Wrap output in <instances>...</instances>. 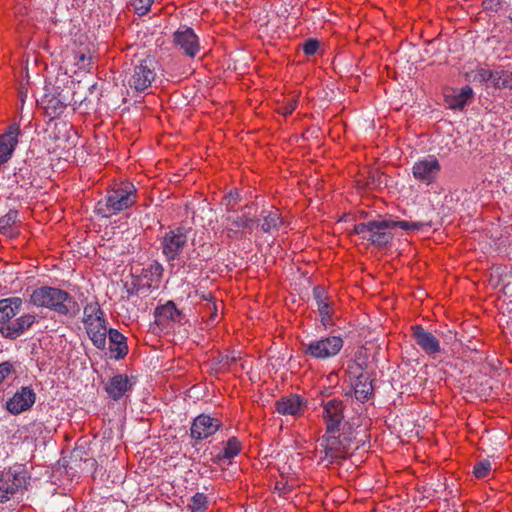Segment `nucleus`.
<instances>
[{
  "mask_svg": "<svg viewBox=\"0 0 512 512\" xmlns=\"http://www.w3.org/2000/svg\"><path fill=\"white\" fill-rule=\"evenodd\" d=\"M132 388L128 376L124 374H117L113 376L105 387L108 396L114 401H118L125 393Z\"/></svg>",
  "mask_w": 512,
  "mask_h": 512,
  "instance_id": "nucleus-22",
  "label": "nucleus"
},
{
  "mask_svg": "<svg viewBox=\"0 0 512 512\" xmlns=\"http://www.w3.org/2000/svg\"><path fill=\"white\" fill-rule=\"evenodd\" d=\"M196 296L199 297V299L207 301V303H214V296L211 292H199L195 291Z\"/></svg>",
  "mask_w": 512,
  "mask_h": 512,
  "instance_id": "nucleus-47",
  "label": "nucleus"
},
{
  "mask_svg": "<svg viewBox=\"0 0 512 512\" xmlns=\"http://www.w3.org/2000/svg\"><path fill=\"white\" fill-rule=\"evenodd\" d=\"M348 372L356 378L353 384L355 398L364 403L373 395L372 382L368 376L362 373V368L358 363L349 365Z\"/></svg>",
  "mask_w": 512,
  "mask_h": 512,
  "instance_id": "nucleus-14",
  "label": "nucleus"
},
{
  "mask_svg": "<svg viewBox=\"0 0 512 512\" xmlns=\"http://www.w3.org/2000/svg\"><path fill=\"white\" fill-rule=\"evenodd\" d=\"M109 351L115 360H122L128 354L127 338L117 329L108 330Z\"/></svg>",
  "mask_w": 512,
  "mask_h": 512,
  "instance_id": "nucleus-21",
  "label": "nucleus"
},
{
  "mask_svg": "<svg viewBox=\"0 0 512 512\" xmlns=\"http://www.w3.org/2000/svg\"><path fill=\"white\" fill-rule=\"evenodd\" d=\"M15 373L14 366L11 362L5 361L0 363V384L11 374Z\"/></svg>",
  "mask_w": 512,
  "mask_h": 512,
  "instance_id": "nucleus-38",
  "label": "nucleus"
},
{
  "mask_svg": "<svg viewBox=\"0 0 512 512\" xmlns=\"http://www.w3.org/2000/svg\"><path fill=\"white\" fill-rule=\"evenodd\" d=\"M297 107V100L292 98L287 103H285L282 107L279 108V112L283 116H288L293 113V111Z\"/></svg>",
  "mask_w": 512,
  "mask_h": 512,
  "instance_id": "nucleus-40",
  "label": "nucleus"
},
{
  "mask_svg": "<svg viewBox=\"0 0 512 512\" xmlns=\"http://www.w3.org/2000/svg\"><path fill=\"white\" fill-rule=\"evenodd\" d=\"M502 5V0H485L483 7L486 10L498 11Z\"/></svg>",
  "mask_w": 512,
  "mask_h": 512,
  "instance_id": "nucleus-41",
  "label": "nucleus"
},
{
  "mask_svg": "<svg viewBox=\"0 0 512 512\" xmlns=\"http://www.w3.org/2000/svg\"><path fill=\"white\" fill-rule=\"evenodd\" d=\"M207 497L204 493H196L188 504L190 512H203L207 509Z\"/></svg>",
  "mask_w": 512,
  "mask_h": 512,
  "instance_id": "nucleus-31",
  "label": "nucleus"
},
{
  "mask_svg": "<svg viewBox=\"0 0 512 512\" xmlns=\"http://www.w3.org/2000/svg\"><path fill=\"white\" fill-rule=\"evenodd\" d=\"M20 128L12 124L7 131L0 135V164L6 163L11 157L18 143Z\"/></svg>",
  "mask_w": 512,
  "mask_h": 512,
  "instance_id": "nucleus-20",
  "label": "nucleus"
},
{
  "mask_svg": "<svg viewBox=\"0 0 512 512\" xmlns=\"http://www.w3.org/2000/svg\"><path fill=\"white\" fill-rule=\"evenodd\" d=\"M221 426L218 419L201 414L197 416L191 426V437L196 440H203L213 435Z\"/></svg>",
  "mask_w": 512,
  "mask_h": 512,
  "instance_id": "nucleus-15",
  "label": "nucleus"
},
{
  "mask_svg": "<svg viewBox=\"0 0 512 512\" xmlns=\"http://www.w3.org/2000/svg\"><path fill=\"white\" fill-rule=\"evenodd\" d=\"M77 58H78L77 64H78V65H79V64H82V66H84V62H85L86 60H90V59H91L90 57H86V55H85V54H80Z\"/></svg>",
  "mask_w": 512,
  "mask_h": 512,
  "instance_id": "nucleus-48",
  "label": "nucleus"
},
{
  "mask_svg": "<svg viewBox=\"0 0 512 512\" xmlns=\"http://www.w3.org/2000/svg\"><path fill=\"white\" fill-rule=\"evenodd\" d=\"M491 471V463L488 460L477 462L473 467V474L476 478H485Z\"/></svg>",
  "mask_w": 512,
  "mask_h": 512,
  "instance_id": "nucleus-34",
  "label": "nucleus"
},
{
  "mask_svg": "<svg viewBox=\"0 0 512 512\" xmlns=\"http://www.w3.org/2000/svg\"><path fill=\"white\" fill-rule=\"evenodd\" d=\"M343 345L344 341L340 336H327L301 343L303 354L317 360H325L336 356Z\"/></svg>",
  "mask_w": 512,
  "mask_h": 512,
  "instance_id": "nucleus-6",
  "label": "nucleus"
},
{
  "mask_svg": "<svg viewBox=\"0 0 512 512\" xmlns=\"http://www.w3.org/2000/svg\"><path fill=\"white\" fill-rule=\"evenodd\" d=\"M30 302L37 307L48 308L62 316H76L80 311L77 301L65 290L51 286L35 289Z\"/></svg>",
  "mask_w": 512,
  "mask_h": 512,
  "instance_id": "nucleus-2",
  "label": "nucleus"
},
{
  "mask_svg": "<svg viewBox=\"0 0 512 512\" xmlns=\"http://www.w3.org/2000/svg\"><path fill=\"white\" fill-rule=\"evenodd\" d=\"M241 368L245 369V364L244 363H241Z\"/></svg>",
  "mask_w": 512,
  "mask_h": 512,
  "instance_id": "nucleus-51",
  "label": "nucleus"
},
{
  "mask_svg": "<svg viewBox=\"0 0 512 512\" xmlns=\"http://www.w3.org/2000/svg\"><path fill=\"white\" fill-rule=\"evenodd\" d=\"M441 171V165L435 156L429 155L418 160L412 167L415 179L427 185L433 183Z\"/></svg>",
  "mask_w": 512,
  "mask_h": 512,
  "instance_id": "nucleus-10",
  "label": "nucleus"
},
{
  "mask_svg": "<svg viewBox=\"0 0 512 512\" xmlns=\"http://www.w3.org/2000/svg\"><path fill=\"white\" fill-rule=\"evenodd\" d=\"M411 336L417 346L430 358H435L441 352L440 341L422 325L411 326Z\"/></svg>",
  "mask_w": 512,
  "mask_h": 512,
  "instance_id": "nucleus-11",
  "label": "nucleus"
},
{
  "mask_svg": "<svg viewBox=\"0 0 512 512\" xmlns=\"http://www.w3.org/2000/svg\"><path fill=\"white\" fill-rule=\"evenodd\" d=\"M322 418L325 423L327 433H339L344 421L345 404L339 399H330L323 401Z\"/></svg>",
  "mask_w": 512,
  "mask_h": 512,
  "instance_id": "nucleus-9",
  "label": "nucleus"
},
{
  "mask_svg": "<svg viewBox=\"0 0 512 512\" xmlns=\"http://www.w3.org/2000/svg\"><path fill=\"white\" fill-rule=\"evenodd\" d=\"M20 223L18 211L10 209L0 218V234L10 238L18 236Z\"/></svg>",
  "mask_w": 512,
  "mask_h": 512,
  "instance_id": "nucleus-23",
  "label": "nucleus"
},
{
  "mask_svg": "<svg viewBox=\"0 0 512 512\" xmlns=\"http://www.w3.org/2000/svg\"><path fill=\"white\" fill-rule=\"evenodd\" d=\"M137 201V189L129 181L114 184L104 199L97 202L96 212L105 218L131 208Z\"/></svg>",
  "mask_w": 512,
  "mask_h": 512,
  "instance_id": "nucleus-3",
  "label": "nucleus"
},
{
  "mask_svg": "<svg viewBox=\"0 0 512 512\" xmlns=\"http://www.w3.org/2000/svg\"><path fill=\"white\" fill-rule=\"evenodd\" d=\"M307 407V400L297 394L281 397L275 403L276 411L281 415L300 416Z\"/></svg>",
  "mask_w": 512,
  "mask_h": 512,
  "instance_id": "nucleus-17",
  "label": "nucleus"
},
{
  "mask_svg": "<svg viewBox=\"0 0 512 512\" xmlns=\"http://www.w3.org/2000/svg\"><path fill=\"white\" fill-rule=\"evenodd\" d=\"M83 314L84 317H92V315H104V312L98 302H91L84 307Z\"/></svg>",
  "mask_w": 512,
  "mask_h": 512,
  "instance_id": "nucleus-37",
  "label": "nucleus"
},
{
  "mask_svg": "<svg viewBox=\"0 0 512 512\" xmlns=\"http://www.w3.org/2000/svg\"><path fill=\"white\" fill-rule=\"evenodd\" d=\"M106 324V322L102 323L101 321L96 323H89V325L85 326L87 334L92 333V331L95 332V330H106Z\"/></svg>",
  "mask_w": 512,
  "mask_h": 512,
  "instance_id": "nucleus-43",
  "label": "nucleus"
},
{
  "mask_svg": "<svg viewBox=\"0 0 512 512\" xmlns=\"http://www.w3.org/2000/svg\"><path fill=\"white\" fill-rule=\"evenodd\" d=\"M319 48V41L316 39H308L303 44V51L307 56L314 55Z\"/></svg>",
  "mask_w": 512,
  "mask_h": 512,
  "instance_id": "nucleus-39",
  "label": "nucleus"
},
{
  "mask_svg": "<svg viewBox=\"0 0 512 512\" xmlns=\"http://www.w3.org/2000/svg\"><path fill=\"white\" fill-rule=\"evenodd\" d=\"M260 216L263 220L261 229L265 233L277 231L284 224L283 218L278 209L271 211L263 210Z\"/></svg>",
  "mask_w": 512,
  "mask_h": 512,
  "instance_id": "nucleus-27",
  "label": "nucleus"
},
{
  "mask_svg": "<svg viewBox=\"0 0 512 512\" xmlns=\"http://www.w3.org/2000/svg\"><path fill=\"white\" fill-rule=\"evenodd\" d=\"M240 201V194L237 190H231L223 199L222 204L226 207L229 213L236 211V206Z\"/></svg>",
  "mask_w": 512,
  "mask_h": 512,
  "instance_id": "nucleus-32",
  "label": "nucleus"
},
{
  "mask_svg": "<svg viewBox=\"0 0 512 512\" xmlns=\"http://www.w3.org/2000/svg\"><path fill=\"white\" fill-rule=\"evenodd\" d=\"M206 308L209 312V317H208V320L210 322H214L217 318V305H216V302L214 303H207L206 304Z\"/></svg>",
  "mask_w": 512,
  "mask_h": 512,
  "instance_id": "nucleus-44",
  "label": "nucleus"
},
{
  "mask_svg": "<svg viewBox=\"0 0 512 512\" xmlns=\"http://www.w3.org/2000/svg\"><path fill=\"white\" fill-rule=\"evenodd\" d=\"M403 230H421L424 227H431V222H411L393 220H372L361 222L354 226V233L361 236L363 240L371 245L382 248L393 239L392 230L395 228Z\"/></svg>",
  "mask_w": 512,
  "mask_h": 512,
  "instance_id": "nucleus-1",
  "label": "nucleus"
},
{
  "mask_svg": "<svg viewBox=\"0 0 512 512\" xmlns=\"http://www.w3.org/2000/svg\"><path fill=\"white\" fill-rule=\"evenodd\" d=\"M226 232H227L228 238H230V239H238L242 236V232L240 231V229L235 228L231 225L227 226Z\"/></svg>",
  "mask_w": 512,
  "mask_h": 512,
  "instance_id": "nucleus-45",
  "label": "nucleus"
},
{
  "mask_svg": "<svg viewBox=\"0 0 512 512\" xmlns=\"http://www.w3.org/2000/svg\"><path fill=\"white\" fill-rule=\"evenodd\" d=\"M42 104L44 105L46 114L52 118L60 116L67 107L65 99L61 98L60 93L57 95H46L42 99Z\"/></svg>",
  "mask_w": 512,
  "mask_h": 512,
  "instance_id": "nucleus-26",
  "label": "nucleus"
},
{
  "mask_svg": "<svg viewBox=\"0 0 512 512\" xmlns=\"http://www.w3.org/2000/svg\"><path fill=\"white\" fill-rule=\"evenodd\" d=\"M351 444V438L345 433H327L322 436L320 446L323 448L324 456L321 462L329 466L346 459Z\"/></svg>",
  "mask_w": 512,
  "mask_h": 512,
  "instance_id": "nucleus-5",
  "label": "nucleus"
},
{
  "mask_svg": "<svg viewBox=\"0 0 512 512\" xmlns=\"http://www.w3.org/2000/svg\"><path fill=\"white\" fill-rule=\"evenodd\" d=\"M509 20L512 22V12L509 14Z\"/></svg>",
  "mask_w": 512,
  "mask_h": 512,
  "instance_id": "nucleus-50",
  "label": "nucleus"
},
{
  "mask_svg": "<svg viewBox=\"0 0 512 512\" xmlns=\"http://www.w3.org/2000/svg\"><path fill=\"white\" fill-rule=\"evenodd\" d=\"M22 299L20 297H10L0 300V323L9 322L16 316L22 307Z\"/></svg>",
  "mask_w": 512,
  "mask_h": 512,
  "instance_id": "nucleus-25",
  "label": "nucleus"
},
{
  "mask_svg": "<svg viewBox=\"0 0 512 512\" xmlns=\"http://www.w3.org/2000/svg\"><path fill=\"white\" fill-rule=\"evenodd\" d=\"M491 86L495 89L512 90V72L504 68L492 71Z\"/></svg>",
  "mask_w": 512,
  "mask_h": 512,
  "instance_id": "nucleus-30",
  "label": "nucleus"
},
{
  "mask_svg": "<svg viewBox=\"0 0 512 512\" xmlns=\"http://www.w3.org/2000/svg\"><path fill=\"white\" fill-rule=\"evenodd\" d=\"M36 401V394L30 386H23L7 402L6 409L13 415L29 410Z\"/></svg>",
  "mask_w": 512,
  "mask_h": 512,
  "instance_id": "nucleus-13",
  "label": "nucleus"
},
{
  "mask_svg": "<svg viewBox=\"0 0 512 512\" xmlns=\"http://www.w3.org/2000/svg\"><path fill=\"white\" fill-rule=\"evenodd\" d=\"M275 489H277L279 491L284 490L285 489V485L282 484L281 482H277L276 486H275Z\"/></svg>",
  "mask_w": 512,
  "mask_h": 512,
  "instance_id": "nucleus-49",
  "label": "nucleus"
},
{
  "mask_svg": "<svg viewBox=\"0 0 512 512\" xmlns=\"http://www.w3.org/2000/svg\"><path fill=\"white\" fill-rule=\"evenodd\" d=\"M30 477L23 466L18 465L3 470L0 473V503H5L19 489L25 487Z\"/></svg>",
  "mask_w": 512,
  "mask_h": 512,
  "instance_id": "nucleus-7",
  "label": "nucleus"
},
{
  "mask_svg": "<svg viewBox=\"0 0 512 512\" xmlns=\"http://www.w3.org/2000/svg\"><path fill=\"white\" fill-rule=\"evenodd\" d=\"M492 71L493 70L478 68L474 73L473 81L479 82V83H488L489 82L491 84V78L493 75Z\"/></svg>",
  "mask_w": 512,
  "mask_h": 512,
  "instance_id": "nucleus-36",
  "label": "nucleus"
},
{
  "mask_svg": "<svg viewBox=\"0 0 512 512\" xmlns=\"http://www.w3.org/2000/svg\"><path fill=\"white\" fill-rule=\"evenodd\" d=\"M154 0H131L130 4L135 12L139 15H145L152 5Z\"/></svg>",
  "mask_w": 512,
  "mask_h": 512,
  "instance_id": "nucleus-35",
  "label": "nucleus"
},
{
  "mask_svg": "<svg viewBox=\"0 0 512 512\" xmlns=\"http://www.w3.org/2000/svg\"><path fill=\"white\" fill-rule=\"evenodd\" d=\"M192 229L179 226L167 231L160 240L161 251L167 262L180 260L189 245Z\"/></svg>",
  "mask_w": 512,
  "mask_h": 512,
  "instance_id": "nucleus-4",
  "label": "nucleus"
},
{
  "mask_svg": "<svg viewBox=\"0 0 512 512\" xmlns=\"http://www.w3.org/2000/svg\"><path fill=\"white\" fill-rule=\"evenodd\" d=\"M473 95V89L466 85L457 93L454 92L452 95H446L445 101L450 109L461 110L472 100Z\"/></svg>",
  "mask_w": 512,
  "mask_h": 512,
  "instance_id": "nucleus-24",
  "label": "nucleus"
},
{
  "mask_svg": "<svg viewBox=\"0 0 512 512\" xmlns=\"http://www.w3.org/2000/svg\"><path fill=\"white\" fill-rule=\"evenodd\" d=\"M173 42L175 46L190 58H194L200 50L198 36L190 27L184 26L175 31L173 34Z\"/></svg>",
  "mask_w": 512,
  "mask_h": 512,
  "instance_id": "nucleus-12",
  "label": "nucleus"
},
{
  "mask_svg": "<svg viewBox=\"0 0 512 512\" xmlns=\"http://www.w3.org/2000/svg\"><path fill=\"white\" fill-rule=\"evenodd\" d=\"M100 321L105 323L104 315H92V317H83V323L85 326L89 325V323H96Z\"/></svg>",
  "mask_w": 512,
  "mask_h": 512,
  "instance_id": "nucleus-46",
  "label": "nucleus"
},
{
  "mask_svg": "<svg viewBox=\"0 0 512 512\" xmlns=\"http://www.w3.org/2000/svg\"><path fill=\"white\" fill-rule=\"evenodd\" d=\"M241 358L234 353L227 354L226 356L222 357L221 362H223L224 366H227L228 369H230L232 364H236L238 360Z\"/></svg>",
  "mask_w": 512,
  "mask_h": 512,
  "instance_id": "nucleus-42",
  "label": "nucleus"
},
{
  "mask_svg": "<svg viewBox=\"0 0 512 512\" xmlns=\"http://www.w3.org/2000/svg\"><path fill=\"white\" fill-rule=\"evenodd\" d=\"M225 221L228 225H231L238 229H247L252 231L255 224L259 221L254 217H251L247 213H243L242 215L235 214V212L228 213L225 216Z\"/></svg>",
  "mask_w": 512,
  "mask_h": 512,
  "instance_id": "nucleus-28",
  "label": "nucleus"
},
{
  "mask_svg": "<svg viewBox=\"0 0 512 512\" xmlns=\"http://www.w3.org/2000/svg\"><path fill=\"white\" fill-rule=\"evenodd\" d=\"M90 340L92 341L93 345L103 350L106 347V338L108 336V330H95V332L92 331V333L88 334Z\"/></svg>",
  "mask_w": 512,
  "mask_h": 512,
  "instance_id": "nucleus-33",
  "label": "nucleus"
},
{
  "mask_svg": "<svg viewBox=\"0 0 512 512\" xmlns=\"http://www.w3.org/2000/svg\"><path fill=\"white\" fill-rule=\"evenodd\" d=\"M242 450V445L236 437H230L224 444L223 449L215 456L216 462L229 461L237 456Z\"/></svg>",
  "mask_w": 512,
  "mask_h": 512,
  "instance_id": "nucleus-29",
  "label": "nucleus"
},
{
  "mask_svg": "<svg viewBox=\"0 0 512 512\" xmlns=\"http://www.w3.org/2000/svg\"><path fill=\"white\" fill-rule=\"evenodd\" d=\"M155 64V60L151 57L139 59L134 63L127 79L129 87L137 92H143L151 87L156 77Z\"/></svg>",
  "mask_w": 512,
  "mask_h": 512,
  "instance_id": "nucleus-8",
  "label": "nucleus"
},
{
  "mask_svg": "<svg viewBox=\"0 0 512 512\" xmlns=\"http://www.w3.org/2000/svg\"><path fill=\"white\" fill-rule=\"evenodd\" d=\"M36 322V316L33 314H25L0 328L1 334L10 340H15Z\"/></svg>",
  "mask_w": 512,
  "mask_h": 512,
  "instance_id": "nucleus-18",
  "label": "nucleus"
},
{
  "mask_svg": "<svg viewBox=\"0 0 512 512\" xmlns=\"http://www.w3.org/2000/svg\"><path fill=\"white\" fill-rule=\"evenodd\" d=\"M313 299L316 302L322 325L325 328L333 325L332 317L334 311L326 289L323 286H315L313 288Z\"/></svg>",
  "mask_w": 512,
  "mask_h": 512,
  "instance_id": "nucleus-16",
  "label": "nucleus"
},
{
  "mask_svg": "<svg viewBox=\"0 0 512 512\" xmlns=\"http://www.w3.org/2000/svg\"><path fill=\"white\" fill-rule=\"evenodd\" d=\"M155 323L158 326L167 327L170 322L181 323L184 314L177 309L173 301H167L164 305L158 306L154 312Z\"/></svg>",
  "mask_w": 512,
  "mask_h": 512,
  "instance_id": "nucleus-19",
  "label": "nucleus"
}]
</instances>
